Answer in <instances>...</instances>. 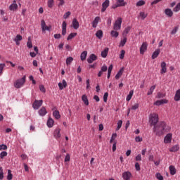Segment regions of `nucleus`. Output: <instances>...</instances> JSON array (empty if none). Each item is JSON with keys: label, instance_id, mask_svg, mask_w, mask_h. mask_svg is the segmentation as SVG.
<instances>
[{"label": "nucleus", "instance_id": "09e8293b", "mask_svg": "<svg viewBox=\"0 0 180 180\" xmlns=\"http://www.w3.org/2000/svg\"><path fill=\"white\" fill-rule=\"evenodd\" d=\"M6 155H8V152L6 151H2L1 153H0V158L1 160H4V157H6Z\"/></svg>", "mask_w": 180, "mask_h": 180}, {"label": "nucleus", "instance_id": "6e6552de", "mask_svg": "<svg viewBox=\"0 0 180 180\" xmlns=\"http://www.w3.org/2000/svg\"><path fill=\"white\" fill-rule=\"evenodd\" d=\"M172 141V134H167L164 138L165 144H168Z\"/></svg>", "mask_w": 180, "mask_h": 180}, {"label": "nucleus", "instance_id": "f704fd0d", "mask_svg": "<svg viewBox=\"0 0 180 180\" xmlns=\"http://www.w3.org/2000/svg\"><path fill=\"white\" fill-rule=\"evenodd\" d=\"M133 94H134V91L133 90H131L126 98V100L127 101V102L131 101V98L133 97Z\"/></svg>", "mask_w": 180, "mask_h": 180}, {"label": "nucleus", "instance_id": "8fccbe9b", "mask_svg": "<svg viewBox=\"0 0 180 180\" xmlns=\"http://www.w3.org/2000/svg\"><path fill=\"white\" fill-rule=\"evenodd\" d=\"M139 15L141 17L142 20H144V19H146V18H147V13H146L144 12H140Z\"/></svg>", "mask_w": 180, "mask_h": 180}, {"label": "nucleus", "instance_id": "bb28decb", "mask_svg": "<svg viewBox=\"0 0 180 180\" xmlns=\"http://www.w3.org/2000/svg\"><path fill=\"white\" fill-rule=\"evenodd\" d=\"M82 101L84 102L86 106H88V105H89V101H88V96H86V95L84 94L82 96Z\"/></svg>", "mask_w": 180, "mask_h": 180}, {"label": "nucleus", "instance_id": "774afa93", "mask_svg": "<svg viewBox=\"0 0 180 180\" xmlns=\"http://www.w3.org/2000/svg\"><path fill=\"white\" fill-rule=\"evenodd\" d=\"M136 161H141V155L139 154L136 158H135Z\"/></svg>", "mask_w": 180, "mask_h": 180}, {"label": "nucleus", "instance_id": "1a4fd4ad", "mask_svg": "<svg viewBox=\"0 0 180 180\" xmlns=\"http://www.w3.org/2000/svg\"><path fill=\"white\" fill-rule=\"evenodd\" d=\"M96 60H98V56L92 53L89 56V58H87V63H89V64H92V63L96 61Z\"/></svg>", "mask_w": 180, "mask_h": 180}, {"label": "nucleus", "instance_id": "de8ad7c7", "mask_svg": "<svg viewBox=\"0 0 180 180\" xmlns=\"http://www.w3.org/2000/svg\"><path fill=\"white\" fill-rule=\"evenodd\" d=\"M126 54V51L122 50L120 53V60H123L124 58V55Z\"/></svg>", "mask_w": 180, "mask_h": 180}, {"label": "nucleus", "instance_id": "0eeeda50", "mask_svg": "<svg viewBox=\"0 0 180 180\" xmlns=\"http://www.w3.org/2000/svg\"><path fill=\"white\" fill-rule=\"evenodd\" d=\"M109 5H110V1L109 0H105L103 4H102V8H101V12L103 13L109 8Z\"/></svg>", "mask_w": 180, "mask_h": 180}, {"label": "nucleus", "instance_id": "864d4df0", "mask_svg": "<svg viewBox=\"0 0 180 180\" xmlns=\"http://www.w3.org/2000/svg\"><path fill=\"white\" fill-rule=\"evenodd\" d=\"M156 178L158 180H164V176H162V175H161L160 173H157L156 174Z\"/></svg>", "mask_w": 180, "mask_h": 180}, {"label": "nucleus", "instance_id": "a211bd4d", "mask_svg": "<svg viewBox=\"0 0 180 180\" xmlns=\"http://www.w3.org/2000/svg\"><path fill=\"white\" fill-rule=\"evenodd\" d=\"M23 37L20 34H17L15 38L14 39V41L15 42L16 46H19L20 44V41H22V39Z\"/></svg>", "mask_w": 180, "mask_h": 180}, {"label": "nucleus", "instance_id": "2eb2a0df", "mask_svg": "<svg viewBox=\"0 0 180 180\" xmlns=\"http://www.w3.org/2000/svg\"><path fill=\"white\" fill-rule=\"evenodd\" d=\"M160 67H161L160 74H165V72H167V63L162 62L160 63Z\"/></svg>", "mask_w": 180, "mask_h": 180}, {"label": "nucleus", "instance_id": "b1692460", "mask_svg": "<svg viewBox=\"0 0 180 180\" xmlns=\"http://www.w3.org/2000/svg\"><path fill=\"white\" fill-rule=\"evenodd\" d=\"M160 49H156L152 54V60H155V58H157V57H158V56H160Z\"/></svg>", "mask_w": 180, "mask_h": 180}, {"label": "nucleus", "instance_id": "aec40b11", "mask_svg": "<svg viewBox=\"0 0 180 180\" xmlns=\"http://www.w3.org/2000/svg\"><path fill=\"white\" fill-rule=\"evenodd\" d=\"M99 20H101V17H96L94 21L91 22L92 27H94V29L98 27V23H99Z\"/></svg>", "mask_w": 180, "mask_h": 180}, {"label": "nucleus", "instance_id": "0e129e2a", "mask_svg": "<svg viewBox=\"0 0 180 180\" xmlns=\"http://www.w3.org/2000/svg\"><path fill=\"white\" fill-rule=\"evenodd\" d=\"M164 96H165V95L162 93H158V95L156 96V98H158V99L161 98H164Z\"/></svg>", "mask_w": 180, "mask_h": 180}, {"label": "nucleus", "instance_id": "79ce46f5", "mask_svg": "<svg viewBox=\"0 0 180 180\" xmlns=\"http://www.w3.org/2000/svg\"><path fill=\"white\" fill-rule=\"evenodd\" d=\"M5 67H6L5 63H0V75L3 74Z\"/></svg>", "mask_w": 180, "mask_h": 180}, {"label": "nucleus", "instance_id": "e2e57ef3", "mask_svg": "<svg viewBox=\"0 0 180 180\" xmlns=\"http://www.w3.org/2000/svg\"><path fill=\"white\" fill-rule=\"evenodd\" d=\"M135 141H136V143H140V142L143 141V138H141L140 136H136Z\"/></svg>", "mask_w": 180, "mask_h": 180}, {"label": "nucleus", "instance_id": "ddd939ff", "mask_svg": "<svg viewBox=\"0 0 180 180\" xmlns=\"http://www.w3.org/2000/svg\"><path fill=\"white\" fill-rule=\"evenodd\" d=\"M72 26L75 30H77L79 28V22L77 20V18H74L72 22Z\"/></svg>", "mask_w": 180, "mask_h": 180}, {"label": "nucleus", "instance_id": "052dcab7", "mask_svg": "<svg viewBox=\"0 0 180 180\" xmlns=\"http://www.w3.org/2000/svg\"><path fill=\"white\" fill-rule=\"evenodd\" d=\"M71 15V12L68 11L66 12L64 15H63V18L64 19H68V18L70 17V15Z\"/></svg>", "mask_w": 180, "mask_h": 180}, {"label": "nucleus", "instance_id": "a878e982", "mask_svg": "<svg viewBox=\"0 0 180 180\" xmlns=\"http://www.w3.org/2000/svg\"><path fill=\"white\" fill-rule=\"evenodd\" d=\"M116 3L120 8L122 6H126V5H127V2L124 1V0H117Z\"/></svg>", "mask_w": 180, "mask_h": 180}, {"label": "nucleus", "instance_id": "f257e3e1", "mask_svg": "<svg viewBox=\"0 0 180 180\" xmlns=\"http://www.w3.org/2000/svg\"><path fill=\"white\" fill-rule=\"evenodd\" d=\"M167 124L164 122H159L153 127V131L156 136H162L165 131Z\"/></svg>", "mask_w": 180, "mask_h": 180}, {"label": "nucleus", "instance_id": "680f3d73", "mask_svg": "<svg viewBox=\"0 0 180 180\" xmlns=\"http://www.w3.org/2000/svg\"><path fill=\"white\" fill-rule=\"evenodd\" d=\"M137 109H139V103H135L134 105H132V110H137Z\"/></svg>", "mask_w": 180, "mask_h": 180}, {"label": "nucleus", "instance_id": "37998d69", "mask_svg": "<svg viewBox=\"0 0 180 180\" xmlns=\"http://www.w3.org/2000/svg\"><path fill=\"white\" fill-rule=\"evenodd\" d=\"M48 8H53V6H54V0H49L48 1Z\"/></svg>", "mask_w": 180, "mask_h": 180}, {"label": "nucleus", "instance_id": "393cba45", "mask_svg": "<svg viewBox=\"0 0 180 180\" xmlns=\"http://www.w3.org/2000/svg\"><path fill=\"white\" fill-rule=\"evenodd\" d=\"M46 124L48 127L51 129V127H53V126H54V120L52 118L49 117L47 120Z\"/></svg>", "mask_w": 180, "mask_h": 180}, {"label": "nucleus", "instance_id": "49530a36", "mask_svg": "<svg viewBox=\"0 0 180 180\" xmlns=\"http://www.w3.org/2000/svg\"><path fill=\"white\" fill-rule=\"evenodd\" d=\"M143 5H146L144 0H140L136 3V6H143Z\"/></svg>", "mask_w": 180, "mask_h": 180}, {"label": "nucleus", "instance_id": "4468645a", "mask_svg": "<svg viewBox=\"0 0 180 180\" xmlns=\"http://www.w3.org/2000/svg\"><path fill=\"white\" fill-rule=\"evenodd\" d=\"M165 103H168V100L162 99V100H158L156 102L154 103V105L155 106H161V105H164Z\"/></svg>", "mask_w": 180, "mask_h": 180}, {"label": "nucleus", "instance_id": "bf43d9fd", "mask_svg": "<svg viewBox=\"0 0 180 180\" xmlns=\"http://www.w3.org/2000/svg\"><path fill=\"white\" fill-rule=\"evenodd\" d=\"M101 70L103 72H106L108 71V66H106L105 65H103L101 68Z\"/></svg>", "mask_w": 180, "mask_h": 180}, {"label": "nucleus", "instance_id": "13d9d810", "mask_svg": "<svg viewBox=\"0 0 180 180\" xmlns=\"http://www.w3.org/2000/svg\"><path fill=\"white\" fill-rule=\"evenodd\" d=\"M131 30V27H127L124 29V34H129V32H130V30Z\"/></svg>", "mask_w": 180, "mask_h": 180}, {"label": "nucleus", "instance_id": "dca6fc26", "mask_svg": "<svg viewBox=\"0 0 180 180\" xmlns=\"http://www.w3.org/2000/svg\"><path fill=\"white\" fill-rule=\"evenodd\" d=\"M122 178L124 180H130L131 178V173L130 172H124L122 173Z\"/></svg>", "mask_w": 180, "mask_h": 180}, {"label": "nucleus", "instance_id": "f3484780", "mask_svg": "<svg viewBox=\"0 0 180 180\" xmlns=\"http://www.w3.org/2000/svg\"><path fill=\"white\" fill-rule=\"evenodd\" d=\"M58 86L60 91H63L64 88H67V82L65 81V79H63L62 82H59Z\"/></svg>", "mask_w": 180, "mask_h": 180}, {"label": "nucleus", "instance_id": "c756f323", "mask_svg": "<svg viewBox=\"0 0 180 180\" xmlns=\"http://www.w3.org/2000/svg\"><path fill=\"white\" fill-rule=\"evenodd\" d=\"M169 169L170 171L171 175H175V174H176V169L175 168V166H169Z\"/></svg>", "mask_w": 180, "mask_h": 180}, {"label": "nucleus", "instance_id": "3c124183", "mask_svg": "<svg viewBox=\"0 0 180 180\" xmlns=\"http://www.w3.org/2000/svg\"><path fill=\"white\" fill-rule=\"evenodd\" d=\"M12 178H13V175H12V173L11 172V169H8V170L7 179L8 180H12Z\"/></svg>", "mask_w": 180, "mask_h": 180}, {"label": "nucleus", "instance_id": "c85d7f7f", "mask_svg": "<svg viewBox=\"0 0 180 180\" xmlns=\"http://www.w3.org/2000/svg\"><path fill=\"white\" fill-rule=\"evenodd\" d=\"M108 51L109 48H105L103 51H101V57H103V58H106V57H108Z\"/></svg>", "mask_w": 180, "mask_h": 180}, {"label": "nucleus", "instance_id": "603ef678", "mask_svg": "<svg viewBox=\"0 0 180 180\" xmlns=\"http://www.w3.org/2000/svg\"><path fill=\"white\" fill-rule=\"evenodd\" d=\"M122 124H123V121L119 120L117 122V127L116 130H120V128L122 127Z\"/></svg>", "mask_w": 180, "mask_h": 180}, {"label": "nucleus", "instance_id": "20e7f679", "mask_svg": "<svg viewBox=\"0 0 180 180\" xmlns=\"http://www.w3.org/2000/svg\"><path fill=\"white\" fill-rule=\"evenodd\" d=\"M113 29L115 30H120L122 29V18H118L114 23Z\"/></svg>", "mask_w": 180, "mask_h": 180}, {"label": "nucleus", "instance_id": "473e14b6", "mask_svg": "<svg viewBox=\"0 0 180 180\" xmlns=\"http://www.w3.org/2000/svg\"><path fill=\"white\" fill-rule=\"evenodd\" d=\"M53 116L57 120L61 117V115H60V111L58 110H55L53 112Z\"/></svg>", "mask_w": 180, "mask_h": 180}, {"label": "nucleus", "instance_id": "a19ab883", "mask_svg": "<svg viewBox=\"0 0 180 180\" xmlns=\"http://www.w3.org/2000/svg\"><path fill=\"white\" fill-rule=\"evenodd\" d=\"M180 11V2L178 3L176 6L173 8V12H179Z\"/></svg>", "mask_w": 180, "mask_h": 180}, {"label": "nucleus", "instance_id": "58836bf2", "mask_svg": "<svg viewBox=\"0 0 180 180\" xmlns=\"http://www.w3.org/2000/svg\"><path fill=\"white\" fill-rule=\"evenodd\" d=\"M155 85H153L152 86H150L149 91L147 93V95H153V93L154 92V89H155Z\"/></svg>", "mask_w": 180, "mask_h": 180}, {"label": "nucleus", "instance_id": "9b49d317", "mask_svg": "<svg viewBox=\"0 0 180 180\" xmlns=\"http://www.w3.org/2000/svg\"><path fill=\"white\" fill-rule=\"evenodd\" d=\"M164 13L167 16V18H172L174 16V11L171 8H165Z\"/></svg>", "mask_w": 180, "mask_h": 180}, {"label": "nucleus", "instance_id": "ea45409f", "mask_svg": "<svg viewBox=\"0 0 180 180\" xmlns=\"http://www.w3.org/2000/svg\"><path fill=\"white\" fill-rule=\"evenodd\" d=\"M117 137V133H113L112 134L111 138H110V143H113V141H115V140H116Z\"/></svg>", "mask_w": 180, "mask_h": 180}, {"label": "nucleus", "instance_id": "cd10ccee", "mask_svg": "<svg viewBox=\"0 0 180 180\" xmlns=\"http://www.w3.org/2000/svg\"><path fill=\"white\" fill-rule=\"evenodd\" d=\"M86 56H88V51H84L80 55L82 61H85V60H86Z\"/></svg>", "mask_w": 180, "mask_h": 180}, {"label": "nucleus", "instance_id": "a18cd8bd", "mask_svg": "<svg viewBox=\"0 0 180 180\" xmlns=\"http://www.w3.org/2000/svg\"><path fill=\"white\" fill-rule=\"evenodd\" d=\"M127 41V38L124 37L123 40H121L120 46L121 47H124V44H126Z\"/></svg>", "mask_w": 180, "mask_h": 180}, {"label": "nucleus", "instance_id": "4be33fe9", "mask_svg": "<svg viewBox=\"0 0 180 180\" xmlns=\"http://www.w3.org/2000/svg\"><path fill=\"white\" fill-rule=\"evenodd\" d=\"M66 34H67V22L65 21H63L62 24V34L63 36H65Z\"/></svg>", "mask_w": 180, "mask_h": 180}, {"label": "nucleus", "instance_id": "f8f14e48", "mask_svg": "<svg viewBox=\"0 0 180 180\" xmlns=\"http://www.w3.org/2000/svg\"><path fill=\"white\" fill-rule=\"evenodd\" d=\"M148 44H147V42H143L140 48V53L144 54L146 51H147V47Z\"/></svg>", "mask_w": 180, "mask_h": 180}, {"label": "nucleus", "instance_id": "6e6d98bb", "mask_svg": "<svg viewBox=\"0 0 180 180\" xmlns=\"http://www.w3.org/2000/svg\"><path fill=\"white\" fill-rule=\"evenodd\" d=\"M108 96H109V93L108 92H105L103 95V101L104 102H108Z\"/></svg>", "mask_w": 180, "mask_h": 180}, {"label": "nucleus", "instance_id": "338daca9", "mask_svg": "<svg viewBox=\"0 0 180 180\" xmlns=\"http://www.w3.org/2000/svg\"><path fill=\"white\" fill-rule=\"evenodd\" d=\"M135 168L137 171H140L141 168H140V164H139V162L135 163Z\"/></svg>", "mask_w": 180, "mask_h": 180}, {"label": "nucleus", "instance_id": "c03bdc74", "mask_svg": "<svg viewBox=\"0 0 180 180\" xmlns=\"http://www.w3.org/2000/svg\"><path fill=\"white\" fill-rule=\"evenodd\" d=\"M75 36H77V33H70L68 37V39L67 40H71L72 39H74V37H75Z\"/></svg>", "mask_w": 180, "mask_h": 180}, {"label": "nucleus", "instance_id": "e433bc0d", "mask_svg": "<svg viewBox=\"0 0 180 180\" xmlns=\"http://www.w3.org/2000/svg\"><path fill=\"white\" fill-rule=\"evenodd\" d=\"M72 61H74V58L73 57H68L66 58V65H71V63H72Z\"/></svg>", "mask_w": 180, "mask_h": 180}, {"label": "nucleus", "instance_id": "f03ea898", "mask_svg": "<svg viewBox=\"0 0 180 180\" xmlns=\"http://www.w3.org/2000/svg\"><path fill=\"white\" fill-rule=\"evenodd\" d=\"M25 82H26V76L22 77L21 79H17L14 82L13 85L17 89H19L23 86Z\"/></svg>", "mask_w": 180, "mask_h": 180}, {"label": "nucleus", "instance_id": "7c9ffc66", "mask_svg": "<svg viewBox=\"0 0 180 180\" xmlns=\"http://www.w3.org/2000/svg\"><path fill=\"white\" fill-rule=\"evenodd\" d=\"M174 101L176 102H179L180 101V89H178L176 91L175 96H174Z\"/></svg>", "mask_w": 180, "mask_h": 180}, {"label": "nucleus", "instance_id": "c9c22d12", "mask_svg": "<svg viewBox=\"0 0 180 180\" xmlns=\"http://www.w3.org/2000/svg\"><path fill=\"white\" fill-rule=\"evenodd\" d=\"M27 47H28V49H32L33 47V44L32 43V38L30 37H28Z\"/></svg>", "mask_w": 180, "mask_h": 180}, {"label": "nucleus", "instance_id": "7ed1b4c3", "mask_svg": "<svg viewBox=\"0 0 180 180\" xmlns=\"http://www.w3.org/2000/svg\"><path fill=\"white\" fill-rule=\"evenodd\" d=\"M150 126H155L158 123V114L153 113L149 115Z\"/></svg>", "mask_w": 180, "mask_h": 180}, {"label": "nucleus", "instance_id": "39448f33", "mask_svg": "<svg viewBox=\"0 0 180 180\" xmlns=\"http://www.w3.org/2000/svg\"><path fill=\"white\" fill-rule=\"evenodd\" d=\"M43 105V100H35L32 104V108L35 110L40 109V107Z\"/></svg>", "mask_w": 180, "mask_h": 180}, {"label": "nucleus", "instance_id": "72a5a7b5", "mask_svg": "<svg viewBox=\"0 0 180 180\" xmlns=\"http://www.w3.org/2000/svg\"><path fill=\"white\" fill-rule=\"evenodd\" d=\"M178 150H179V146L178 145H174L169 149V151L170 153H175L178 151Z\"/></svg>", "mask_w": 180, "mask_h": 180}, {"label": "nucleus", "instance_id": "4d7b16f0", "mask_svg": "<svg viewBox=\"0 0 180 180\" xmlns=\"http://www.w3.org/2000/svg\"><path fill=\"white\" fill-rule=\"evenodd\" d=\"M0 179H4V169H2V167H0Z\"/></svg>", "mask_w": 180, "mask_h": 180}, {"label": "nucleus", "instance_id": "5fc2aeb1", "mask_svg": "<svg viewBox=\"0 0 180 180\" xmlns=\"http://www.w3.org/2000/svg\"><path fill=\"white\" fill-rule=\"evenodd\" d=\"M2 150H8V146L6 144H1L0 151H2Z\"/></svg>", "mask_w": 180, "mask_h": 180}, {"label": "nucleus", "instance_id": "4c0bfd02", "mask_svg": "<svg viewBox=\"0 0 180 180\" xmlns=\"http://www.w3.org/2000/svg\"><path fill=\"white\" fill-rule=\"evenodd\" d=\"M111 37H119V32L117 31L112 30L110 32Z\"/></svg>", "mask_w": 180, "mask_h": 180}, {"label": "nucleus", "instance_id": "423d86ee", "mask_svg": "<svg viewBox=\"0 0 180 180\" xmlns=\"http://www.w3.org/2000/svg\"><path fill=\"white\" fill-rule=\"evenodd\" d=\"M41 27L42 30V32H46V30H47L48 32H50V29H51V27H49L47 25H46V22L44 21V20H42L41 21Z\"/></svg>", "mask_w": 180, "mask_h": 180}, {"label": "nucleus", "instance_id": "9d476101", "mask_svg": "<svg viewBox=\"0 0 180 180\" xmlns=\"http://www.w3.org/2000/svg\"><path fill=\"white\" fill-rule=\"evenodd\" d=\"M9 9L12 11V12H15L16 11H18V4H16V0H13V4H11L9 6Z\"/></svg>", "mask_w": 180, "mask_h": 180}, {"label": "nucleus", "instance_id": "412c9836", "mask_svg": "<svg viewBox=\"0 0 180 180\" xmlns=\"http://www.w3.org/2000/svg\"><path fill=\"white\" fill-rule=\"evenodd\" d=\"M38 114L39 116H46V115H47L46 107H41V109L38 111Z\"/></svg>", "mask_w": 180, "mask_h": 180}, {"label": "nucleus", "instance_id": "69168bd1", "mask_svg": "<svg viewBox=\"0 0 180 180\" xmlns=\"http://www.w3.org/2000/svg\"><path fill=\"white\" fill-rule=\"evenodd\" d=\"M178 32V27H175L171 32V34H176Z\"/></svg>", "mask_w": 180, "mask_h": 180}, {"label": "nucleus", "instance_id": "2f4dec72", "mask_svg": "<svg viewBox=\"0 0 180 180\" xmlns=\"http://www.w3.org/2000/svg\"><path fill=\"white\" fill-rule=\"evenodd\" d=\"M96 37L101 40L103 37V32L102 30H98L96 33Z\"/></svg>", "mask_w": 180, "mask_h": 180}, {"label": "nucleus", "instance_id": "6ab92c4d", "mask_svg": "<svg viewBox=\"0 0 180 180\" xmlns=\"http://www.w3.org/2000/svg\"><path fill=\"white\" fill-rule=\"evenodd\" d=\"M60 131H61V129L57 128L53 131V136L55 139H60L61 137V134H60Z\"/></svg>", "mask_w": 180, "mask_h": 180}, {"label": "nucleus", "instance_id": "5701e85b", "mask_svg": "<svg viewBox=\"0 0 180 180\" xmlns=\"http://www.w3.org/2000/svg\"><path fill=\"white\" fill-rule=\"evenodd\" d=\"M124 71V68H121L115 75V79H119L122 75H123V72Z\"/></svg>", "mask_w": 180, "mask_h": 180}]
</instances>
